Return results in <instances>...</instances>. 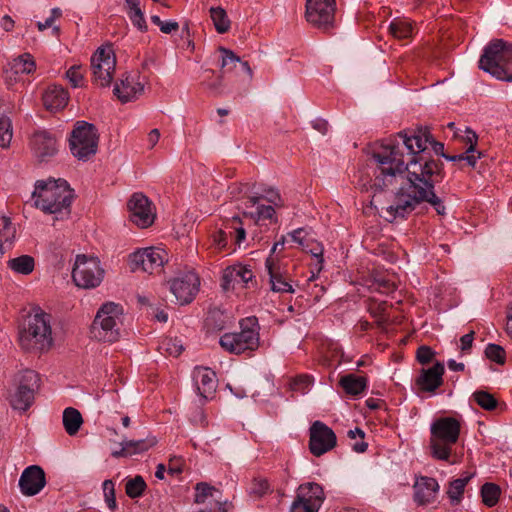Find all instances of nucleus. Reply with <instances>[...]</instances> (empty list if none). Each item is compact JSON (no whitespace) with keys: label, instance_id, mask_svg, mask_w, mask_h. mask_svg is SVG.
I'll return each instance as SVG.
<instances>
[{"label":"nucleus","instance_id":"obj_1","mask_svg":"<svg viewBox=\"0 0 512 512\" xmlns=\"http://www.w3.org/2000/svg\"><path fill=\"white\" fill-rule=\"evenodd\" d=\"M428 143L436 155L449 156L426 126L400 131L394 140L372 149L368 158L374 177L372 188L382 192L400 183L394 202L383 211L386 221L405 219L421 203L430 204L440 216L446 214L443 200L435 193V184L445 176L444 165L427 156Z\"/></svg>","mask_w":512,"mask_h":512},{"label":"nucleus","instance_id":"obj_2","mask_svg":"<svg viewBox=\"0 0 512 512\" xmlns=\"http://www.w3.org/2000/svg\"><path fill=\"white\" fill-rule=\"evenodd\" d=\"M73 197V190L63 179L39 180L33 192L35 206L45 213L56 214V219H64L70 215Z\"/></svg>","mask_w":512,"mask_h":512},{"label":"nucleus","instance_id":"obj_3","mask_svg":"<svg viewBox=\"0 0 512 512\" xmlns=\"http://www.w3.org/2000/svg\"><path fill=\"white\" fill-rule=\"evenodd\" d=\"M460 422L453 417H442L431 425V437L429 448L433 458L455 464L456 460H450L453 455L452 447L460 436Z\"/></svg>","mask_w":512,"mask_h":512},{"label":"nucleus","instance_id":"obj_4","mask_svg":"<svg viewBox=\"0 0 512 512\" xmlns=\"http://www.w3.org/2000/svg\"><path fill=\"white\" fill-rule=\"evenodd\" d=\"M479 68L499 80L512 82V44L503 39L492 40L484 48Z\"/></svg>","mask_w":512,"mask_h":512},{"label":"nucleus","instance_id":"obj_5","mask_svg":"<svg viewBox=\"0 0 512 512\" xmlns=\"http://www.w3.org/2000/svg\"><path fill=\"white\" fill-rule=\"evenodd\" d=\"M51 316L38 309L27 317V321L19 331V342L27 351H44L52 346Z\"/></svg>","mask_w":512,"mask_h":512},{"label":"nucleus","instance_id":"obj_6","mask_svg":"<svg viewBox=\"0 0 512 512\" xmlns=\"http://www.w3.org/2000/svg\"><path fill=\"white\" fill-rule=\"evenodd\" d=\"M123 308L121 305L114 302H107L103 304L91 325L92 338L114 343L121 337Z\"/></svg>","mask_w":512,"mask_h":512},{"label":"nucleus","instance_id":"obj_7","mask_svg":"<svg viewBox=\"0 0 512 512\" xmlns=\"http://www.w3.org/2000/svg\"><path fill=\"white\" fill-rule=\"evenodd\" d=\"M239 333H226L220 338V346L233 354H242L247 350L253 351L259 345L257 318L249 317L242 320Z\"/></svg>","mask_w":512,"mask_h":512},{"label":"nucleus","instance_id":"obj_8","mask_svg":"<svg viewBox=\"0 0 512 512\" xmlns=\"http://www.w3.org/2000/svg\"><path fill=\"white\" fill-rule=\"evenodd\" d=\"M99 135L96 127L86 121H78L69 140L70 150L76 158L82 161L95 155L98 148Z\"/></svg>","mask_w":512,"mask_h":512},{"label":"nucleus","instance_id":"obj_9","mask_svg":"<svg viewBox=\"0 0 512 512\" xmlns=\"http://www.w3.org/2000/svg\"><path fill=\"white\" fill-rule=\"evenodd\" d=\"M104 270L96 257L77 255L72 270V278L78 287L90 289L100 285Z\"/></svg>","mask_w":512,"mask_h":512},{"label":"nucleus","instance_id":"obj_10","mask_svg":"<svg viewBox=\"0 0 512 512\" xmlns=\"http://www.w3.org/2000/svg\"><path fill=\"white\" fill-rule=\"evenodd\" d=\"M116 58L111 47H100L91 57L93 81L100 87H108L113 79Z\"/></svg>","mask_w":512,"mask_h":512},{"label":"nucleus","instance_id":"obj_11","mask_svg":"<svg viewBox=\"0 0 512 512\" xmlns=\"http://www.w3.org/2000/svg\"><path fill=\"white\" fill-rule=\"evenodd\" d=\"M335 0H307L306 20L315 28L324 32L334 25Z\"/></svg>","mask_w":512,"mask_h":512},{"label":"nucleus","instance_id":"obj_12","mask_svg":"<svg viewBox=\"0 0 512 512\" xmlns=\"http://www.w3.org/2000/svg\"><path fill=\"white\" fill-rule=\"evenodd\" d=\"M39 375L33 370H25L20 377L19 384L11 398L14 409L26 411L34 401L35 391L39 388Z\"/></svg>","mask_w":512,"mask_h":512},{"label":"nucleus","instance_id":"obj_13","mask_svg":"<svg viewBox=\"0 0 512 512\" xmlns=\"http://www.w3.org/2000/svg\"><path fill=\"white\" fill-rule=\"evenodd\" d=\"M309 435V449L316 457H320L332 450L337 444V437L334 431L321 421L312 423Z\"/></svg>","mask_w":512,"mask_h":512},{"label":"nucleus","instance_id":"obj_14","mask_svg":"<svg viewBox=\"0 0 512 512\" xmlns=\"http://www.w3.org/2000/svg\"><path fill=\"white\" fill-rule=\"evenodd\" d=\"M58 140L47 130L35 131L29 140V147L38 163L50 161L58 153Z\"/></svg>","mask_w":512,"mask_h":512},{"label":"nucleus","instance_id":"obj_15","mask_svg":"<svg viewBox=\"0 0 512 512\" xmlns=\"http://www.w3.org/2000/svg\"><path fill=\"white\" fill-rule=\"evenodd\" d=\"M199 278L193 271L175 277L170 282V291L181 305L189 304L198 292Z\"/></svg>","mask_w":512,"mask_h":512},{"label":"nucleus","instance_id":"obj_16","mask_svg":"<svg viewBox=\"0 0 512 512\" xmlns=\"http://www.w3.org/2000/svg\"><path fill=\"white\" fill-rule=\"evenodd\" d=\"M130 220L138 227L147 228L153 224L155 213L152 202L142 193H134L127 203Z\"/></svg>","mask_w":512,"mask_h":512},{"label":"nucleus","instance_id":"obj_17","mask_svg":"<svg viewBox=\"0 0 512 512\" xmlns=\"http://www.w3.org/2000/svg\"><path fill=\"white\" fill-rule=\"evenodd\" d=\"M165 252L161 249L149 247L131 254L130 267L132 271L141 270L152 274L156 269L163 266Z\"/></svg>","mask_w":512,"mask_h":512},{"label":"nucleus","instance_id":"obj_18","mask_svg":"<svg viewBox=\"0 0 512 512\" xmlns=\"http://www.w3.org/2000/svg\"><path fill=\"white\" fill-rule=\"evenodd\" d=\"M46 485L44 470L38 465L24 469L19 479V488L23 495L34 496Z\"/></svg>","mask_w":512,"mask_h":512},{"label":"nucleus","instance_id":"obj_19","mask_svg":"<svg viewBox=\"0 0 512 512\" xmlns=\"http://www.w3.org/2000/svg\"><path fill=\"white\" fill-rule=\"evenodd\" d=\"M271 290L277 293H293L294 289L278 259L269 256L265 262Z\"/></svg>","mask_w":512,"mask_h":512},{"label":"nucleus","instance_id":"obj_20","mask_svg":"<svg viewBox=\"0 0 512 512\" xmlns=\"http://www.w3.org/2000/svg\"><path fill=\"white\" fill-rule=\"evenodd\" d=\"M444 364L437 361L432 367L422 369L416 379V385L421 391L434 393L443 385Z\"/></svg>","mask_w":512,"mask_h":512},{"label":"nucleus","instance_id":"obj_21","mask_svg":"<svg viewBox=\"0 0 512 512\" xmlns=\"http://www.w3.org/2000/svg\"><path fill=\"white\" fill-rule=\"evenodd\" d=\"M413 488L415 502L423 506L435 501L439 491V484L432 477L421 476L416 479Z\"/></svg>","mask_w":512,"mask_h":512},{"label":"nucleus","instance_id":"obj_22","mask_svg":"<svg viewBox=\"0 0 512 512\" xmlns=\"http://www.w3.org/2000/svg\"><path fill=\"white\" fill-rule=\"evenodd\" d=\"M35 69L34 57L30 53H23L8 62L3 68V72L6 75V79L12 81L16 80L18 75L33 73Z\"/></svg>","mask_w":512,"mask_h":512},{"label":"nucleus","instance_id":"obj_23","mask_svg":"<svg viewBox=\"0 0 512 512\" xmlns=\"http://www.w3.org/2000/svg\"><path fill=\"white\" fill-rule=\"evenodd\" d=\"M193 379L198 391V394L208 399L216 390V374L209 368L197 367L193 372Z\"/></svg>","mask_w":512,"mask_h":512},{"label":"nucleus","instance_id":"obj_24","mask_svg":"<svg viewBox=\"0 0 512 512\" xmlns=\"http://www.w3.org/2000/svg\"><path fill=\"white\" fill-rule=\"evenodd\" d=\"M157 443L156 437L150 436L140 440H123L121 449L112 452L114 458L129 457L135 454L143 453Z\"/></svg>","mask_w":512,"mask_h":512},{"label":"nucleus","instance_id":"obj_25","mask_svg":"<svg viewBox=\"0 0 512 512\" xmlns=\"http://www.w3.org/2000/svg\"><path fill=\"white\" fill-rule=\"evenodd\" d=\"M68 100V91L60 85L49 86L43 94V104L50 111L63 109Z\"/></svg>","mask_w":512,"mask_h":512},{"label":"nucleus","instance_id":"obj_26","mask_svg":"<svg viewBox=\"0 0 512 512\" xmlns=\"http://www.w3.org/2000/svg\"><path fill=\"white\" fill-rule=\"evenodd\" d=\"M143 90V84L135 82L127 75L124 79H121L120 83H116L113 92L121 102L126 103L142 94Z\"/></svg>","mask_w":512,"mask_h":512},{"label":"nucleus","instance_id":"obj_27","mask_svg":"<svg viewBox=\"0 0 512 512\" xmlns=\"http://www.w3.org/2000/svg\"><path fill=\"white\" fill-rule=\"evenodd\" d=\"M296 497L304 498V503L309 505H316V507L319 509L325 500L323 488L316 482H307L299 485L297 488Z\"/></svg>","mask_w":512,"mask_h":512},{"label":"nucleus","instance_id":"obj_28","mask_svg":"<svg viewBox=\"0 0 512 512\" xmlns=\"http://www.w3.org/2000/svg\"><path fill=\"white\" fill-rule=\"evenodd\" d=\"M296 497L304 498V503L309 505H316V507L319 509L325 500L323 488L316 482H307L299 485L297 488Z\"/></svg>","mask_w":512,"mask_h":512},{"label":"nucleus","instance_id":"obj_29","mask_svg":"<svg viewBox=\"0 0 512 512\" xmlns=\"http://www.w3.org/2000/svg\"><path fill=\"white\" fill-rule=\"evenodd\" d=\"M339 384L347 394L356 396L365 390L367 380L363 376L347 374L341 377Z\"/></svg>","mask_w":512,"mask_h":512},{"label":"nucleus","instance_id":"obj_30","mask_svg":"<svg viewBox=\"0 0 512 512\" xmlns=\"http://www.w3.org/2000/svg\"><path fill=\"white\" fill-rule=\"evenodd\" d=\"M62 422L67 434L73 436L78 433L83 424V418L77 409L68 407L63 412Z\"/></svg>","mask_w":512,"mask_h":512},{"label":"nucleus","instance_id":"obj_31","mask_svg":"<svg viewBox=\"0 0 512 512\" xmlns=\"http://www.w3.org/2000/svg\"><path fill=\"white\" fill-rule=\"evenodd\" d=\"M472 476L473 474L466 473L465 476L449 482L447 495L452 504H459L461 502L465 487Z\"/></svg>","mask_w":512,"mask_h":512},{"label":"nucleus","instance_id":"obj_32","mask_svg":"<svg viewBox=\"0 0 512 512\" xmlns=\"http://www.w3.org/2000/svg\"><path fill=\"white\" fill-rule=\"evenodd\" d=\"M7 266L15 273L28 275L34 270L35 261L30 255H21L8 260Z\"/></svg>","mask_w":512,"mask_h":512},{"label":"nucleus","instance_id":"obj_33","mask_svg":"<svg viewBox=\"0 0 512 512\" xmlns=\"http://www.w3.org/2000/svg\"><path fill=\"white\" fill-rule=\"evenodd\" d=\"M500 495L501 488L495 483L486 482L481 486L480 496L482 503L489 508L494 507L498 503Z\"/></svg>","mask_w":512,"mask_h":512},{"label":"nucleus","instance_id":"obj_34","mask_svg":"<svg viewBox=\"0 0 512 512\" xmlns=\"http://www.w3.org/2000/svg\"><path fill=\"white\" fill-rule=\"evenodd\" d=\"M126 10L132 24L141 32H146L148 29L144 13L140 7L139 2L126 3Z\"/></svg>","mask_w":512,"mask_h":512},{"label":"nucleus","instance_id":"obj_35","mask_svg":"<svg viewBox=\"0 0 512 512\" xmlns=\"http://www.w3.org/2000/svg\"><path fill=\"white\" fill-rule=\"evenodd\" d=\"M209 13L218 33L224 34L229 31L231 22L226 11L222 7H211Z\"/></svg>","mask_w":512,"mask_h":512},{"label":"nucleus","instance_id":"obj_36","mask_svg":"<svg viewBox=\"0 0 512 512\" xmlns=\"http://www.w3.org/2000/svg\"><path fill=\"white\" fill-rule=\"evenodd\" d=\"M205 327L208 331L219 332L226 327V320L223 312L218 309L210 310L205 319Z\"/></svg>","mask_w":512,"mask_h":512},{"label":"nucleus","instance_id":"obj_37","mask_svg":"<svg viewBox=\"0 0 512 512\" xmlns=\"http://www.w3.org/2000/svg\"><path fill=\"white\" fill-rule=\"evenodd\" d=\"M389 32L397 39L409 38L412 34V24L401 19H394L389 25Z\"/></svg>","mask_w":512,"mask_h":512},{"label":"nucleus","instance_id":"obj_38","mask_svg":"<svg viewBox=\"0 0 512 512\" xmlns=\"http://www.w3.org/2000/svg\"><path fill=\"white\" fill-rule=\"evenodd\" d=\"M472 398L477 403V405L487 411H492L498 406L497 399L491 393L485 390L475 391L472 394Z\"/></svg>","mask_w":512,"mask_h":512},{"label":"nucleus","instance_id":"obj_39","mask_svg":"<svg viewBox=\"0 0 512 512\" xmlns=\"http://www.w3.org/2000/svg\"><path fill=\"white\" fill-rule=\"evenodd\" d=\"M147 485L142 476L137 475L128 479L125 485V492L128 497L135 499L143 495Z\"/></svg>","mask_w":512,"mask_h":512},{"label":"nucleus","instance_id":"obj_40","mask_svg":"<svg viewBox=\"0 0 512 512\" xmlns=\"http://www.w3.org/2000/svg\"><path fill=\"white\" fill-rule=\"evenodd\" d=\"M13 136L11 119L0 112V147L8 148Z\"/></svg>","mask_w":512,"mask_h":512},{"label":"nucleus","instance_id":"obj_41","mask_svg":"<svg viewBox=\"0 0 512 512\" xmlns=\"http://www.w3.org/2000/svg\"><path fill=\"white\" fill-rule=\"evenodd\" d=\"M218 51L222 54V74L232 71L234 68L237 67L238 63L240 62V57H238L232 50L225 48L223 46H219Z\"/></svg>","mask_w":512,"mask_h":512},{"label":"nucleus","instance_id":"obj_42","mask_svg":"<svg viewBox=\"0 0 512 512\" xmlns=\"http://www.w3.org/2000/svg\"><path fill=\"white\" fill-rule=\"evenodd\" d=\"M3 228L0 230V253L5 252V244H11L15 237V228L10 219L6 216L1 218Z\"/></svg>","mask_w":512,"mask_h":512},{"label":"nucleus","instance_id":"obj_43","mask_svg":"<svg viewBox=\"0 0 512 512\" xmlns=\"http://www.w3.org/2000/svg\"><path fill=\"white\" fill-rule=\"evenodd\" d=\"M275 214V209L271 205H258L255 211H244V217H249L254 221L272 219Z\"/></svg>","mask_w":512,"mask_h":512},{"label":"nucleus","instance_id":"obj_44","mask_svg":"<svg viewBox=\"0 0 512 512\" xmlns=\"http://www.w3.org/2000/svg\"><path fill=\"white\" fill-rule=\"evenodd\" d=\"M183 349L181 342L172 338L164 339L159 346L160 351L173 357H178L182 353Z\"/></svg>","mask_w":512,"mask_h":512},{"label":"nucleus","instance_id":"obj_45","mask_svg":"<svg viewBox=\"0 0 512 512\" xmlns=\"http://www.w3.org/2000/svg\"><path fill=\"white\" fill-rule=\"evenodd\" d=\"M485 355L491 361L497 364H504L506 359V353L502 346L497 344H488L485 348Z\"/></svg>","mask_w":512,"mask_h":512},{"label":"nucleus","instance_id":"obj_46","mask_svg":"<svg viewBox=\"0 0 512 512\" xmlns=\"http://www.w3.org/2000/svg\"><path fill=\"white\" fill-rule=\"evenodd\" d=\"M105 502L108 507L113 511L117 508L115 484L112 480H105L102 484Z\"/></svg>","mask_w":512,"mask_h":512},{"label":"nucleus","instance_id":"obj_47","mask_svg":"<svg viewBox=\"0 0 512 512\" xmlns=\"http://www.w3.org/2000/svg\"><path fill=\"white\" fill-rule=\"evenodd\" d=\"M195 490L196 493L194 501L198 504L204 503L207 497L212 496L213 491H216V489L213 486L205 482L197 483Z\"/></svg>","mask_w":512,"mask_h":512},{"label":"nucleus","instance_id":"obj_48","mask_svg":"<svg viewBox=\"0 0 512 512\" xmlns=\"http://www.w3.org/2000/svg\"><path fill=\"white\" fill-rule=\"evenodd\" d=\"M80 69L81 66L73 65L66 72V77L74 88L82 86L83 74Z\"/></svg>","mask_w":512,"mask_h":512},{"label":"nucleus","instance_id":"obj_49","mask_svg":"<svg viewBox=\"0 0 512 512\" xmlns=\"http://www.w3.org/2000/svg\"><path fill=\"white\" fill-rule=\"evenodd\" d=\"M302 497H295L289 512H318L319 508L316 505H309L303 502Z\"/></svg>","mask_w":512,"mask_h":512},{"label":"nucleus","instance_id":"obj_50","mask_svg":"<svg viewBox=\"0 0 512 512\" xmlns=\"http://www.w3.org/2000/svg\"><path fill=\"white\" fill-rule=\"evenodd\" d=\"M435 352L429 346H420L416 351V359L422 365H426L432 361Z\"/></svg>","mask_w":512,"mask_h":512},{"label":"nucleus","instance_id":"obj_51","mask_svg":"<svg viewBox=\"0 0 512 512\" xmlns=\"http://www.w3.org/2000/svg\"><path fill=\"white\" fill-rule=\"evenodd\" d=\"M237 281V272L233 271L232 266L227 267L224 270L222 276V288L224 290H229L230 288H234V284Z\"/></svg>","mask_w":512,"mask_h":512},{"label":"nucleus","instance_id":"obj_52","mask_svg":"<svg viewBox=\"0 0 512 512\" xmlns=\"http://www.w3.org/2000/svg\"><path fill=\"white\" fill-rule=\"evenodd\" d=\"M233 271L237 272V281L236 283H248L253 278V272L246 266L235 265L232 266Z\"/></svg>","mask_w":512,"mask_h":512},{"label":"nucleus","instance_id":"obj_53","mask_svg":"<svg viewBox=\"0 0 512 512\" xmlns=\"http://www.w3.org/2000/svg\"><path fill=\"white\" fill-rule=\"evenodd\" d=\"M309 252L313 257L317 259V272L319 273L322 270V264H323V247L319 243H312V247L309 248V245H306V250Z\"/></svg>","mask_w":512,"mask_h":512},{"label":"nucleus","instance_id":"obj_54","mask_svg":"<svg viewBox=\"0 0 512 512\" xmlns=\"http://www.w3.org/2000/svg\"><path fill=\"white\" fill-rule=\"evenodd\" d=\"M223 75L221 73L215 81L206 84V87L216 96L221 95L224 91Z\"/></svg>","mask_w":512,"mask_h":512},{"label":"nucleus","instance_id":"obj_55","mask_svg":"<svg viewBox=\"0 0 512 512\" xmlns=\"http://www.w3.org/2000/svg\"><path fill=\"white\" fill-rule=\"evenodd\" d=\"M375 282L382 293H390L396 289V285L388 279L378 278Z\"/></svg>","mask_w":512,"mask_h":512},{"label":"nucleus","instance_id":"obj_56","mask_svg":"<svg viewBox=\"0 0 512 512\" xmlns=\"http://www.w3.org/2000/svg\"><path fill=\"white\" fill-rule=\"evenodd\" d=\"M269 490V483L266 479L255 480L253 493L262 496Z\"/></svg>","mask_w":512,"mask_h":512},{"label":"nucleus","instance_id":"obj_57","mask_svg":"<svg viewBox=\"0 0 512 512\" xmlns=\"http://www.w3.org/2000/svg\"><path fill=\"white\" fill-rule=\"evenodd\" d=\"M213 241H214V244H215L218 248H220V249H222V248L226 247V245H227V235H226L225 231H223V230H221V229H220V230H218V231L214 234V236H213Z\"/></svg>","mask_w":512,"mask_h":512},{"label":"nucleus","instance_id":"obj_58","mask_svg":"<svg viewBox=\"0 0 512 512\" xmlns=\"http://www.w3.org/2000/svg\"><path fill=\"white\" fill-rule=\"evenodd\" d=\"M467 142L469 143V147L467 148V153H474L476 151V145L478 137L474 131L471 129H467Z\"/></svg>","mask_w":512,"mask_h":512},{"label":"nucleus","instance_id":"obj_59","mask_svg":"<svg viewBox=\"0 0 512 512\" xmlns=\"http://www.w3.org/2000/svg\"><path fill=\"white\" fill-rule=\"evenodd\" d=\"M473 339H474V332L471 331L470 333H467L465 335H463L461 338H460V341H461V350L463 352L469 350L471 347H472V343H473Z\"/></svg>","mask_w":512,"mask_h":512},{"label":"nucleus","instance_id":"obj_60","mask_svg":"<svg viewBox=\"0 0 512 512\" xmlns=\"http://www.w3.org/2000/svg\"><path fill=\"white\" fill-rule=\"evenodd\" d=\"M303 232H304V230L302 228H299V229H296L293 232H291L290 236L294 242L298 243L299 245H301L303 247V250H306L307 244H305V239L302 236Z\"/></svg>","mask_w":512,"mask_h":512},{"label":"nucleus","instance_id":"obj_61","mask_svg":"<svg viewBox=\"0 0 512 512\" xmlns=\"http://www.w3.org/2000/svg\"><path fill=\"white\" fill-rule=\"evenodd\" d=\"M179 29V24L176 21H168L164 22L160 27L161 32L165 34H169L171 32L177 31Z\"/></svg>","mask_w":512,"mask_h":512},{"label":"nucleus","instance_id":"obj_62","mask_svg":"<svg viewBox=\"0 0 512 512\" xmlns=\"http://www.w3.org/2000/svg\"><path fill=\"white\" fill-rule=\"evenodd\" d=\"M312 126L315 130L319 131L321 134H325L328 130V123L325 120L317 119L312 122Z\"/></svg>","mask_w":512,"mask_h":512},{"label":"nucleus","instance_id":"obj_63","mask_svg":"<svg viewBox=\"0 0 512 512\" xmlns=\"http://www.w3.org/2000/svg\"><path fill=\"white\" fill-rule=\"evenodd\" d=\"M1 27L7 32L11 31L14 27L13 19L9 15L3 16L1 20Z\"/></svg>","mask_w":512,"mask_h":512},{"label":"nucleus","instance_id":"obj_64","mask_svg":"<svg viewBox=\"0 0 512 512\" xmlns=\"http://www.w3.org/2000/svg\"><path fill=\"white\" fill-rule=\"evenodd\" d=\"M160 138V131L158 129H152L148 134V142L151 145V148L154 147Z\"/></svg>","mask_w":512,"mask_h":512}]
</instances>
